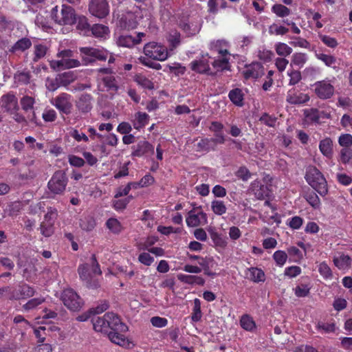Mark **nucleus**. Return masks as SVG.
Listing matches in <instances>:
<instances>
[{"instance_id": "nucleus-36", "label": "nucleus", "mask_w": 352, "mask_h": 352, "mask_svg": "<svg viewBox=\"0 0 352 352\" xmlns=\"http://www.w3.org/2000/svg\"><path fill=\"white\" fill-rule=\"evenodd\" d=\"M90 30L92 34L98 38L104 37L109 33V28L102 24H94L91 27Z\"/></svg>"}, {"instance_id": "nucleus-61", "label": "nucleus", "mask_w": 352, "mask_h": 352, "mask_svg": "<svg viewBox=\"0 0 352 352\" xmlns=\"http://www.w3.org/2000/svg\"><path fill=\"white\" fill-rule=\"evenodd\" d=\"M132 196H129L127 197L115 199L113 201V207L116 210H123L126 208L127 204L129 203L130 200L132 199Z\"/></svg>"}, {"instance_id": "nucleus-5", "label": "nucleus", "mask_w": 352, "mask_h": 352, "mask_svg": "<svg viewBox=\"0 0 352 352\" xmlns=\"http://www.w3.org/2000/svg\"><path fill=\"white\" fill-rule=\"evenodd\" d=\"M144 54L153 60L164 61L168 57L167 48L156 42H149L144 47Z\"/></svg>"}, {"instance_id": "nucleus-19", "label": "nucleus", "mask_w": 352, "mask_h": 352, "mask_svg": "<svg viewBox=\"0 0 352 352\" xmlns=\"http://www.w3.org/2000/svg\"><path fill=\"white\" fill-rule=\"evenodd\" d=\"M108 318L107 327L108 331H118L121 332H126L128 330L127 326L121 322V320L118 315L109 312L107 313Z\"/></svg>"}, {"instance_id": "nucleus-9", "label": "nucleus", "mask_w": 352, "mask_h": 352, "mask_svg": "<svg viewBox=\"0 0 352 352\" xmlns=\"http://www.w3.org/2000/svg\"><path fill=\"white\" fill-rule=\"evenodd\" d=\"M314 93L321 100L330 99L335 92V87L328 78L316 82L314 85Z\"/></svg>"}, {"instance_id": "nucleus-35", "label": "nucleus", "mask_w": 352, "mask_h": 352, "mask_svg": "<svg viewBox=\"0 0 352 352\" xmlns=\"http://www.w3.org/2000/svg\"><path fill=\"white\" fill-rule=\"evenodd\" d=\"M135 82L144 89L153 90L155 88L153 81L145 76L141 74L135 76Z\"/></svg>"}, {"instance_id": "nucleus-37", "label": "nucleus", "mask_w": 352, "mask_h": 352, "mask_svg": "<svg viewBox=\"0 0 352 352\" xmlns=\"http://www.w3.org/2000/svg\"><path fill=\"white\" fill-rule=\"evenodd\" d=\"M20 104L22 109L25 112H28L34 109V105L35 104L34 98L30 96H24L20 100Z\"/></svg>"}, {"instance_id": "nucleus-11", "label": "nucleus", "mask_w": 352, "mask_h": 352, "mask_svg": "<svg viewBox=\"0 0 352 352\" xmlns=\"http://www.w3.org/2000/svg\"><path fill=\"white\" fill-rule=\"evenodd\" d=\"M52 104L60 114L68 116L73 109L72 96L67 93H61L54 99Z\"/></svg>"}, {"instance_id": "nucleus-41", "label": "nucleus", "mask_w": 352, "mask_h": 352, "mask_svg": "<svg viewBox=\"0 0 352 352\" xmlns=\"http://www.w3.org/2000/svg\"><path fill=\"white\" fill-rule=\"evenodd\" d=\"M318 38L324 45L330 48H336L338 45V42L336 38L331 37L329 35L318 34Z\"/></svg>"}, {"instance_id": "nucleus-53", "label": "nucleus", "mask_w": 352, "mask_h": 352, "mask_svg": "<svg viewBox=\"0 0 352 352\" xmlns=\"http://www.w3.org/2000/svg\"><path fill=\"white\" fill-rule=\"evenodd\" d=\"M338 144L342 148H351L352 146V135L349 133L341 134L338 138Z\"/></svg>"}, {"instance_id": "nucleus-18", "label": "nucleus", "mask_w": 352, "mask_h": 352, "mask_svg": "<svg viewBox=\"0 0 352 352\" xmlns=\"http://www.w3.org/2000/svg\"><path fill=\"white\" fill-rule=\"evenodd\" d=\"M308 94L302 93L295 88L290 89L286 96V101L291 104H302L309 100Z\"/></svg>"}, {"instance_id": "nucleus-63", "label": "nucleus", "mask_w": 352, "mask_h": 352, "mask_svg": "<svg viewBox=\"0 0 352 352\" xmlns=\"http://www.w3.org/2000/svg\"><path fill=\"white\" fill-rule=\"evenodd\" d=\"M42 118L46 122H52L56 120L57 118V113L56 111L52 109H46L43 113Z\"/></svg>"}, {"instance_id": "nucleus-43", "label": "nucleus", "mask_w": 352, "mask_h": 352, "mask_svg": "<svg viewBox=\"0 0 352 352\" xmlns=\"http://www.w3.org/2000/svg\"><path fill=\"white\" fill-rule=\"evenodd\" d=\"M206 214L204 213L201 208H193L188 213L186 220H206Z\"/></svg>"}, {"instance_id": "nucleus-42", "label": "nucleus", "mask_w": 352, "mask_h": 352, "mask_svg": "<svg viewBox=\"0 0 352 352\" xmlns=\"http://www.w3.org/2000/svg\"><path fill=\"white\" fill-rule=\"evenodd\" d=\"M39 229L41 234L45 237L50 236L54 232V225L51 221H41Z\"/></svg>"}, {"instance_id": "nucleus-13", "label": "nucleus", "mask_w": 352, "mask_h": 352, "mask_svg": "<svg viewBox=\"0 0 352 352\" xmlns=\"http://www.w3.org/2000/svg\"><path fill=\"white\" fill-rule=\"evenodd\" d=\"M0 106L5 112L8 113L19 109L18 99L12 91L3 94L1 97Z\"/></svg>"}, {"instance_id": "nucleus-30", "label": "nucleus", "mask_w": 352, "mask_h": 352, "mask_svg": "<svg viewBox=\"0 0 352 352\" xmlns=\"http://www.w3.org/2000/svg\"><path fill=\"white\" fill-rule=\"evenodd\" d=\"M177 278L181 282L186 284L204 285L205 283V280L202 277L198 276L179 274L177 275Z\"/></svg>"}, {"instance_id": "nucleus-40", "label": "nucleus", "mask_w": 352, "mask_h": 352, "mask_svg": "<svg viewBox=\"0 0 352 352\" xmlns=\"http://www.w3.org/2000/svg\"><path fill=\"white\" fill-rule=\"evenodd\" d=\"M34 47L33 61L36 63L46 55L47 47L43 44H36Z\"/></svg>"}, {"instance_id": "nucleus-62", "label": "nucleus", "mask_w": 352, "mask_h": 352, "mask_svg": "<svg viewBox=\"0 0 352 352\" xmlns=\"http://www.w3.org/2000/svg\"><path fill=\"white\" fill-rule=\"evenodd\" d=\"M211 238L216 246L224 248L227 245V241L217 232L211 233Z\"/></svg>"}, {"instance_id": "nucleus-28", "label": "nucleus", "mask_w": 352, "mask_h": 352, "mask_svg": "<svg viewBox=\"0 0 352 352\" xmlns=\"http://www.w3.org/2000/svg\"><path fill=\"white\" fill-rule=\"evenodd\" d=\"M57 80L61 87H67L76 79V75L74 72L69 71L58 74Z\"/></svg>"}, {"instance_id": "nucleus-48", "label": "nucleus", "mask_w": 352, "mask_h": 352, "mask_svg": "<svg viewBox=\"0 0 352 352\" xmlns=\"http://www.w3.org/2000/svg\"><path fill=\"white\" fill-rule=\"evenodd\" d=\"M211 208L212 211L219 215H221L226 212V207L223 201L220 200H214L211 203Z\"/></svg>"}, {"instance_id": "nucleus-21", "label": "nucleus", "mask_w": 352, "mask_h": 352, "mask_svg": "<svg viewBox=\"0 0 352 352\" xmlns=\"http://www.w3.org/2000/svg\"><path fill=\"white\" fill-rule=\"evenodd\" d=\"M230 55L220 56L215 58L212 63V67L218 72L230 71L231 65L230 63Z\"/></svg>"}, {"instance_id": "nucleus-14", "label": "nucleus", "mask_w": 352, "mask_h": 352, "mask_svg": "<svg viewBox=\"0 0 352 352\" xmlns=\"http://www.w3.org/2000/svg\"><path fill=\"white\" fill-rule=\"evenodd\" d=\"M210 58L208 53L203 54L201 58L192 60L190 63V67L192 71L200 74L211 75L210 67L208 58Z\"/></svg>"}, {"instance_id": "nucleus-51", "label": "nucleus", "mask_w": 352, "mask_h": 352, "mask_svg": "<svg viewBox=\"0 0 352 352\" xmlns=\"http://www.w3.org/2000/svg\"><path fill=\"white\" fill-rule=\"evenodd\" d=\"M240 324L241 327L247 331H252L255 328L253 319L247 315L242 316Z\"/></svg>"}, {"instance_id": "nucleus-44", "label": "nucleus", "mask_w": 352, "mask_h": 352, "mask_svg": "<svg viewBox=\"0 0 352 352\" xmlns=\"http://www.w3.org/2000/svg\"><path fill=\"white\" fill-rule=\"evenodd\" d=\"M275 50L281 56H287L292 52V48L284 43H277L275 45Z\"/></svg>"}, {"instance_id": "nucleus-27", "label": "nucleus", "mask_w": 352, "mask_h": 352, "mask_svg": "<svg viewBox=\"0 0 352 352\" xmlns=\"http://www.w3.org/2000/svg\"><path fill=\"white\" fill-rule=\"evenodd\" d=\"M102 83L107 91L111 94H115L119 89L118 81L115 76H107L102 78Z\"/></svg>"}, {"instance_id": "nucleus-54", "label": "nucleus", "mask_w": 352, "mask_h": 352, "mask_svg": "<svg viewBox=\"0 0 352 352\" xmlns=\"http://www.w3.org/2000/svg\"><path fill=\"white\" fill-rule=\"evenodd\" d=\"M287 74L289 76V85H296L297 83H298L300 81V80L302 78L301 73H300V72H299L298 70H295L293 69H289L287 72Z\"/></svg>"}, {"instance_id": "nucleus-17", "label": "nucleus", "mask_w": 352, "mask_h": 352, "mask_svg": "<svg viewBox=\"0 0 352 352\" xmlns=\"http://www.w3.org/2000/svg\"><path fill=\"white\" fill-rule=\"evenodd\" d=\"M132 157H140L148 154L154 153V146L146 140L138 142L136 145L132 146Z\"/></svg>"}, {"instance_id": "nucleus-64", "label": "nucleus", "mask_w": 352, "mask_h": 352, "mask_svg": "<svg viewBox=\"0 0 352 352\" xmlns=\"http://www.w3.org/2000/svg\"><path fill=\"white\" fill-rule=\"evenodd\" d=\"M77 21V29L82 31H89L91 26L88 23V19L87 17L82 16H79Z\"/></svg>"}, {"instance_id": "nucleus-46", "label": "nucleus", "mask_w": 352, "mask_h": 352, "mask_svg": "<svg viewBox=\"0 0 352 352\" xmlns=\"http://www.w3.org/2000/svg\"><path fill=\"white\" fill-rule=\"evenodd\" d=\"M305 116L311 122L318 123L320 121V111L318 109L311 108L305 111Z\"/></svg>"}, {"instance_id": "nucleus-59", "label": "nucleus", "mask_w": 352, "mask_h": 352, "mask_svg": "<svg viewBox=\"0 0 352 352\" xmlns=\"http://www.w3.org/2000/svg\"><path fill=\"white\" fill-rule=\"evenodd\" d=\"M19 292L22 298L31 297L34 294V289L26 284L19 286Z\"/></svg>"}, {"instance_id": "nucleus-55", "label": "nucleus", "mask_w": 352, "mask_h": 352, "mask_svg": "<svg viewBox=\"0 0 352 352\" xmlns=\"http://www.w3.org/2000/svg\"><path fill=\"white\" fill-rule=\"evenodd\" d=\"M138 23L133 19H129L126 16H122L120 19V25L122 28L127 30L135 29Z\"/></svg>"}, {"instance_id": "nucleus-34", "label": "nucleus", "mask_w": 352, "mask_h": 352, "mask_svg": "<svg viewBox=\"0 0 352 352\" xmlns=\"http://www.w3.org/2000/svg\"><path fill=\"white\" fill-rule=\"evenodd\" d=\"M121 331H109L107 334L110 340L120 346H124L127 343L126 338L124 335L121 334Z\"/></svg>"}, {"instance_id": "nucleus-52", "label": "nucleus", "mask_w": 352, "mask_h": 352, "mask_svg": "<svg viewBox=\"0 0 352 352\" xmlns=\"http://www.w3.org/2000/svg\"><path fill=\"white\" fill-rule=\"evenodd\" d=\"M352 159V149L351 148H342L340 152V161L346 164Z\"/></svg>"}, {"instance_id": "nucleus-1", "label": "nucleus", "mask_w": 352, "mask_h": 352, "mask_svg": "<svg viewBox=\"0 0 352 352\" xmlns=\"http://www.w3.org/2000/svg\"><path fill=\"white\" fill-rule=\"evenodd\" d=\"M91 270H90L89 265L88 263L82 264L78 267V272L80 279L86 283L87 287L97 288L99 287V283L94 278V276L100 275L102 274V271L95 254H92L91 256Z\"/></svg>"}, {"instance_id": "nucleus-50", "label": "nucleus", "mask_w": 352, "mask_h": 352, "mask_svg": "<svg viewBox=\"0 0 352 352\" xmlns=\"http://www.w3.org/2000/svg\"><path fill=\"white\" fill-rule=\"evenodd\" d=\"M169 43L170 50H173L177 47L181 43V34L178 32H175L169 36L168 39Z\"/></svg>"}, {"instance_id": "nucleus-45", "label": "nucleus", "mask_w": 352, "mask_h": 352, "mask_svg": "<svg viewBox=\"0 0 352 352\" xmlns=\"http://www.w3.org/2000/svg\"><path fill=\"white\" fill-rule=\"evenodd\" d=\"M259 121L269 126V127H274L276 126V123L277 121V118L274 116L270 115L267 113H264L259 118Z\"/></svg>"}, {"instance_id": "nucleus-8", "label": "nucleus", "mask_w": 352, "mask_h": 352, "mask_svg": "<svg viewBox=\"0 0 352 352\" xmlns=\"http://www.w3.org/2000/svg\"><path fill=\"white\" fill-rule=\"evenodd\" d=\"M61 300L65 306L73 311L80 310L84 304L81 298L72 289H67L63 291Z\"/></svg>"}, {"instance_id": "nucleus-57", "label": "nucleus", "mask_w": 352, "mask_h": 352, "mask_svg": "<svg viewBox=\"0 0 352 352\" xmlns=\"http://www.w3.org/2000/svg\"><path fill=\"white\" fill-rule=\"evenodd\" d=\"M257 56L264 62H270L274 56V53L271 50L263 48L258 50Z\"/></svg>"}, {"instance_id": "nucleus-12", "label": "nucleus", "mask_w": 352, "mask_h": 352, "mask_svg": "<svg viewBox=\"0 0 352 352\" xmlns=\"http://www.w3.org/2000/svg\"><path fill=\"white\" fill-rule=\"evenodd\" d=\"M242 75L245 80H257L265 74V67L259 62H252L245 65Z\"/></svg>"}, {"instance_id": "nucleus-26", "label": "nucleus", "mask_w": 352, "mask_h": 352, "mask_svg": "<svg viewBox=\"0 0 352 352\" xmlns=\"http://www.w3.org/2000/svg\"><path fill=\"white\" fill-rule=\"evenodd\" d=\"M91 321L93 323L94 329L96 331L104 332L105 333H107L109 331H108V327L107 325L108 322L107 314H105L102 317H95L92 318Z\"/></svg>"}, {"instance_id": "nucleus-39", "label": "nucleus", "mask_w": 352, "mask_h": 352, "mask_svg": "<svg viewBox=\"0 0 352 352\" xmlns=\"http://www.w3.org/2000/svg\"><path fill=\"white\" fill-rule=\"evenodd\" d=\"M272 12L278 17H285L290 14L291 10L284 5L276 3L272 8Z\"/></svg>"}, {"instance_id": "nucleus-4", "label": "nucleus", "mask_w": 352, "mask_h": 352, "mask_svg": "<svg viewBox=\"0 0 352 352\" xmlns=\"http://www.w3.org/2000/svg\"><path fill=\"white\" fill-rule=\"evenodd\" d=\"M82 61L85 65H92L97 60L104 61L108 58L109 53L104 48L93 47H82L79 48Z\"/></svg>"}, {"instance_id": "nucleus-49", "label": "nucleus", "mask_w": 352, "mask_h": 352, "mask_svg": "<svg viewBox=\"0 0 352 352\" xmlns=\"http://www.w3.org/2000/svg\"><path fill=\"white\" fill-rule=\"evenodd\" d=\"M250 279L254 282H261L265 280L264 272L258 268L252 267L250 269Z\"/></svg>"}, {"instance_id": "nucleus-2", "label": "nucleus", "mask_w": 352, "mask_h": 352, "mask_svg": "<svg viewBox=\"0 0 352 352\" xmlns=\"http://www.w3.org/2000/svg\"><path fill=\"white\" fill-rule=\"evenodd\" d=\"M305 178L307 182L321 196L328 192L327 183L323 174L314 166H309L306 169Z\"/></svg>"}, {"instance_id": "nucleus-6", "label": "nucleus", "mask_w": 352, "mask_h": 352, "mask_svg": "<svg viewBox=\"0 0 352 352\" xmlns=\"http://www.w3.org/2000/svg\"><path fill=\"white\" fill-rule=\"evenodd\" d=\"M68 179L66 173L61 170L56 171L47 183L49 190L54 194H62L67 186Z\"/></svg>"}, {"instance_id": "nucleus-56", "label": "nucleus", "mask_w": 352, "mask_h": 352, "mask_svg": "<svg viewBox=\"0 0 352 352\" xmlns=\"http://www.w3.org/2000/svg\"><path fill=\"white\" fill-rule=\"evenodd\" d=\"M201 311L200 300L198 298H195L194 300L193 313L192 314L191 319L194 322H197L201 319Z\"/></svg>"}, {"instance_id": "nucleus-47", "label": "nucleus", "mask_w": 352, "mask_h": 352, "mask_svg": "<svg viewBox=\"0 0 352 352\" xmlns=\"http://www.w3.org/2000/svg\"><path fill=\"white\" fill-rule=\"evenodd\" d=\"M334 264L340 269H344L351 265V258L347 255H342L333 259Z\"/></svg>"}, {"instance_id": "nucleus-60", "label": "nucleus", "mask_w": 352, "mask_h": 352, "mask_svg": "<svg viewBox=\"0 0 352 352\" xmlns=\"http://www.w3.org/2000/svg\"><path fill=\"white\" fill-rule=\"evenodd\" d=\"M306 199L308 203L314 208H317L320 204V201L318 196L314 192L307 193Z\"/></svg>"}, {"instance_id": "nucleus-25", "label": "nucleus", "mask_w": 352, "mask_h": 352, "mask_svg": "<svg viewBox=\"0 0 352 352\" xmlns=\"http://www.w3.org/2000/svg\"><path fill=\"white\" fill-rule=\"evenodd\" d=\"M148 121L149 116L146 113L138 111L134 116L133 126L135 129L140 130L147 125Z\"/></svg>"}, {"instance_id": "nucleus-3", "label": "nucleus", "mask_w": 352, "mask_h": 352, "mask_svg": "<svg viewBox=\"0 0 352 352\" xmlns=\"http://www.w3.org/2000/svg\"><path fill=\"white\" fill-rule=\"evenodd\" d=\"M51 17L54 22L60 25H73L76 22V14L74 9L67 5L58 6L51 10Z\"/></svg>"}, {"instance_id": "nucleus-31", "label": "nucleus", "mask_w": 352, "mask_h": 352, "mask_svg": "<svg viewBox=\"0 0 352 352\" xmlns=\"http://www.w3.org/2000/svg\"><path fill=\"white\" fill-rule=\"evenodd\" d=\"M32 46V41L27 37L18 40L11 47L10 51L15 52L16 51L24 52Z\"/></svg>"}, {"instance_id": "nucleus-7", "label": "nucleus", "mask_w": 352, "mask_h": 352, "mask_svg": "<svg viewBox=\"0 0 352 352\" xmlns=\"http://www.w3.org/2000/svg\"><path fill=\"white\" fill-rule=\"evenodd\" d=\"M250 189L255 197L261 200L269 199L272 194L270 185L263 184L257 179L251 183ZM265 206L269 207L272 210L274 209L269 200H265Z\"/></svg>"}, {"instance_id": "nucleus-16", "label": "nucleus", "mask_w": 352, "mask_h": 352, "mask_svg": "<svg viewBox=\"0 0 352 352\" xmlns=\"http://www.w3.org/2000/svg\"><path fill=\"white\" fill-rule=\"evenodd\" d=\"M94 98L90 94H82L76 101L77 109L83 114L88 113L93 109Z\"/></svg>"}, {"instance_id": "nucleus-32", "label": "nucleus", "mask_w": 352, "mask_h": 352, "mask_svg": "<svg viewBox=\"0 0 352 352\" xmlns=\"http://www.w3.org/2000/svg\"><path fill=\"white\" fill-rule=\"evenodd\" d=\"M307 55L305 53L296 52L292 56L291 66L298 67L299 69L304 67L307 61Z\"/></svg>"}, {"instance_id": "nucleus-24", "label": "nucleus", "mask_w": 352, "mask_h": 352, "mask_svg": "<svg viewBox=\"0 0 352 352\" xmlns=\"http://www.w3.org/2000/svg\"><path fill=\"white\" fill-rule=\"evenodd\" d=\"M230 101L236 107H243L244 104V94L241 89L234 88L228 94Z\"/></svg>"}, {"instance_id": "nucleus-23", "label": "nucleus", "mask_w": 352, "mask_h": 352, "mask_svg": "<svg viewBox=\"0 0 352 352\" xmlns=\"http://www.w3.org/2000/svg\"><path fill=\"white\" fill-rule=\"evenodd\" d=\"M319 150L328 159L333 157V141L330 138H326L320 141Z\"/></svg>"}, {"instance_id": "nucleus-38", "label": "nucleus", "mask_w": 352, "mask_h": 352, "mask_svg": "<svg viewBox=\"0 0 352 352\" xmlns=\"http://www.w3.org/2000/svg\"><path fill=\"white\" fill-rule=\"evenodd\" d=\"M21 210V205L20 202H12L8 205L5 210V214L12 218L16 217Z\"/></svg>"}, {"instance_id": "nucleus-20", "label": "nucleus", "mask_w": 352, "mask_h": 352, "mask_svg": "<svg viewBox=\"0 0 352 352\" xmlns=\"http://www.w3.org/2000/svg\"><path fill=\"white\" fill-rule=\"evenodd\" d=\"M50 65L54 69H71L80 66V63L77 59H60L50 61Z\"/></svg>"}, {"instance_id": "nucleus-22", "label": "nucleus", "mask_w": 352, "mask_h": 352, "mask_svg": "<svg viewBox=\"0 0 352 352\" xmlns=\"http://www.w3.org/2000/svg\"><path fill=\"white\" fill-rule=\"evenodd\" d=\"M216 148L215 141L213 138H201L196 144V151L197 152L208 153L210 151H215Z\"/></svg>"}, {"instance_id": "nucleus-33", "label": "nucleus", "mask_w": 352, "mask_h": 352, "mask_svg": "<svg viewBox=\"0 0 352 352\" xmlns=\"http://www.w3.org/2000/svg\"><path fill=\"white\" fill-rule=\"evenodd\" d=\"M317 59L322 61L327 67L335 68L336 64V56L331 54H326L324 53H316L315 54Z\"/></svg>"}, {"instance_id": "nucleus-29", "label": "nucleus", "mask_w": 352, "mask_h": 352, "mask_svg": "<svg viewBox=\"0 0 352 352\" xmlns=\"http://www.w3.org/2000/svg\"><path fill=\"white\" fill-rule=\"evenodd\" d=\"M228 43L223 40H217L210 43V49L217 52L220 56L230 55L226 49Z\"/></svg>"}, {"instance_id": "nucleus-15", "label": "nucleus", "mask_w": 352, "mask_h": 352, "mask_svg": "<svg viewBox=\"0 0 352 352\" xmlns=\"http://www.w3.org/2000/svg\"><path fill=\"white\" fill-rule=\"evenodd\" d=\"M145 36L146 34L143 32H138L136 37L129 34H122L117 38L116 43L120 47L131 48L140 44Z\"/></svg>"}, {"instance_id": "nucleus-10", "label": "nucleus", "mask_w": 352, "mask_h": 352, "mask_svg": "<svg viewBox=\"0 0 352 352\" xmlns=\"http://www.w3.org/2000/svg\"><path fill=\"white\" fill-rule=\"evenodd\" d=\"M88 7L89 13L100 19L109 14L110 6L107 0H90Z\"/></svg>"}, {"instance_id": "nucleus-58", "label": "nucleus", "mask_w": 352, "mask_h": 352, "mask_svg": "<svg viewBox=\"0 0 352 352\" xmlns=\"http://www.w3.org/2000/svg\"><path fill=\"white\" fill-rule=\"evenodd\" d=\"M70 136L74 138L76 142H89V138L88 136L80 131L77 129H73L69 133Z\"/></svg>"}]
</instances>
